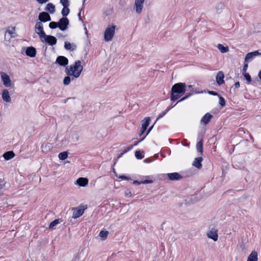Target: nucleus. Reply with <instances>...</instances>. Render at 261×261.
<instances>
[{
	"label": "nucleus",
	"instance_id": "9",
	"mask_svg": "<svg viewBox=\"0 0 261 261\" xmlns=\"http://www.w3.org/2000/svg\"><path fill=\"white\" fill-rule=\"evenodd\" d=\"M55 63L61 66L65 67L68 64V60L64 56H59L57 58Z\"/></svg>",
	"mask_w": 261,
	"mask_h": 261
},
{
	"label": "nucleus",
	"instance_id": "17",
	"mask_svg": "<svg viewBox=\"0 0 261 261\" xmlns=\"http://www.w3.org/2000/svg\"><path fill=\"white\" fill-rule=\"evenodd\" d=\"M86 208H87V206H86V207L83 209L73 208V212L72 218L76 219V218H77L80 217V216H81L84 214V211Z\"/></svg>",
	"mask_w": 261,
	"mask_h": 261
},
{
	"label": "nucleus",
	"instance_id": "6",
	"mask_svg": "<svg viewBox=\"0 0 261 261\" xmlns=\"http://www.w3.org/2000/svg\"><path fill=\"white\" fill-rule=\"evenodd\" d=\"M0 74L4 85L6 87H10L11 86V81L9 76L3 72H1Z\"/></svg>",
	"mask_w": 261,
	"mask_h": 261
},
{
	"label": "nucleus",
	"instance_id": "54",
	"mask_svg": "<svg viewBox=\"0 0 261 261\" xmlns=\"http://www.w3.org/2000/svg\"><path fill=\"white\" fill-rule=\"evenodd\" d=\"M133 184H134V185H140L141 184H142V183L141 182V181H139L138 180H134L133 182Z\"/></svg>",
	"mask_w": 261,
	"mask_h": 261
},
{
	"label": "nucleus",
	"instance_id": "8",
	"mask_svg": "<svg viewBox=\"0 0 261 261\" xmlns=\"http://www.w3.org/2000/svg\"><path fill=\"white\" fill-rule=\"evenodd\" d=\"M260 55H261V52H259V50L248 53L245 56V62H248L250 60H252L255 57Z\"/></svg>",
	"mask_w": 261,
	"mask_h": 261
},
{
	"label": "nucleus",
	"instance_id": "7",
	"mask_svg": "<svg viewBox=\"0 0 261 261\" xmlns=\"http://www.w3.org/2000/svg\"><path fill=\"white\" fill-rule=\"evenodd\" d=\"M38 20L41 23L51 20V17L49 14L46 12H40L38 16Z\"/></svg>",
	"mask_w": 261,
	"mask_h": 261
},
{
	"label": "nucleus",
	"instance_id": "2",
	"mask_svg": "<svg viewBox=\"0 0 261 261\" xmlns=\"http://www.w3.org/2000/svg\"><path fill=\"white\" fill-rule=\"evenodd\" d=\"M185 83H177L173 85L171 90L170 99L175 101L180 98L187 91Z\"/></svg>",
	"mask_w": 261,
	"mask_h": 261
},
{
	"label": "nucleus",
	"instance_id": "25",
	"mask_svg": "<svg viewBox=\"0 0 261 261\" xmlns=\"http://www.w3.org/2000/svg\"><path fill=\"white\" fill-rule=\"evenodd\" d=\"M203 143L202 140H200L199 141H198L197 143V144H196L197 150L198 152H200L201 153V154H202L203 151Z\"/></svg>",
	"mask_w": 261,
	"mask_h": 261
},
{
	"label": "nucleus",
	"instance_id": "12",
	"mask_svg": "<svg viewBox=\"0 0 261 261\" xmlns=\"http://www.w3.org/2000/svg\"><path fill=\"white\" fill-rule=\"evenodd\" d=\"M224 74L223 71H219L216 76V81L219 86L222 85L224 83Z\"/></svg>",
	"mask_w": 261,
	"mask_h": 261
},
{
	"label": "nucleus",
	"instance_id": "16",
	"mask_svg": "<svg viewBox=\"0 0 261 261\" xmlns=\"http://www.w3.org/2000/svg\"><path fill=\"white\" fill-rule=\"evenodd\" d=\"M75 184L80 187H85L88 184V179L85 177H80L76 181Z\"/></svg>",
	"mask_w": 261,
	"mask_h": 261
},
{
	"label": "nucleus",
	"instance_id": "3",
	"mask_svg": "<svg viewBox=\"0 0 261 261\" xmlns=\"http://www.w3.org/2000/svg\"><path fill=\"white\" fill-rule=\"evenodd\" d=\"M83 70V67L81 64V61H76L74 64L71 65L69 68L65 69V73L67 75H72V80L73 78H78Z\"/></svg>",
	"mask_w": 261,
	"mask_h": 261
},
{
	"label": "nucleus",
	"instance_id": "56",
	"mask_svg": "<svg viewBox=\"0 0 261 261\" xmlns=\"http://www.w3.org/2000/svg\"><path fill=\"white\" fill-rule=\"evenodd\" d=\"M145 131H146V130H144L143 131V129L141 128V132H140V133L139 134V137L142 136L144 134V133L145 132Z\"/></svg>",
	"mask_w": 261,
	"mask_h": 261
},
{
	"label": "nucleus",
	"instance_id": "40",
	"mask_svg": "<svg viewBox=\"0 0 261 261\" xmlns=\"http://www.w3.org/2000/svg\"><path fill=\"white\" fill-rule=\"evenodd\" d=\"M60 3L64 7H69L70 5V3L69 0H60Z\"/></svg>",
	"mask_w": 261,
	"mask_h": 261
},
{
	"label": "nucleus",
	"instance_id": "4",
	"mask_svg": "<svg viewBox=\"0 0 261 261\" xmlns=\"http://www.w3.org/2000/svg\"><path fill=\"white\" fill-rule=\"evenodd\" d=\"M116 25H109L106 28L104 33V39L106 42L110 41L112 40L115 34V29Z\"/></svg>",
	"mask_w": 261,
	"mask_h": 261
},
{
	"label": "nucleus",
	"instance_id": "28",
	"mask_svg": "<svg viewBox=\"0 0 261 261\" xmlns=\"http://www.w3.org/2000/svg\"><path fill=\"white\" fill-rule=\"evenodd\" d=\"M217 47L222 53H225L229 50L227 46H224L221 44H219L217 46Z\"/></svg>",
	"mask_w": 261,
	"mask_h": 261
},
{
	"label": "nucleus",
	"instance_id": "31",
	"mask_svg": "<svg viewBox=\"0 0 261 261\" xmlns=\"http://www.w3.org/2000/svg\"><path fill=\"white\" fill-rule=\"evenodd\" d=\"M68 152L67 151H63L60 153L58 155V157L60 160H64L68 157Z\"/></svg>",
	"mask_w": 261,
	"mask_h": 261
},
{
	"label": "nucleus",
	"instance_id": "42",
	"mask_svg": "<svg viewBox=\"0 0 261 261\" xmlns=\"http://www.w3.org/2000/svg\"><path fill=\"white\" fill-rule=\"evenodd\" d=\"M248 67V62H244V65L243 67V73L246 72Z\"/></svg>",
	"mask_w": 261,
	"mask_h": 261
},
{
	"label": "nucleus",
	"instance_id": "48",
	"mask_svg": "<svg viewBox=\"0 0 261 261\" xmlns=\"http://www.w3.org/2000/svg\"><path fill=\"white\" fill-rule=\"evenodd\" d=\"M248 196L247 195H244L239 199V201H241L243 199H246L248 198Z\"/></svg>",
	"mask_w": 261,
	"mask_h": 261
},
{
	"label": "nucleus",
	"instance_id": "33",
	"mask_svg": "<svg viewBox=\"0 0 261 261\" xmlns=\"http://www.w3.org/2000/svg\"><path fill=\"white\" fill-rule=\"evenodd\" d=\"M133 148V145H130V146H128L125 149H124L122 152H121L120 154H119V155L118 156L117 158L116 159V160L117 161L119 158H121L122 156V155L126 153L127 152H128V151L132 150Z\"/></svg>",
	"mask_w": 261,
	"mask_h": 261
},
{
	"label": "nucleus",
	"instance_id": "64",
	"mask_svg": "<svg viewBox=\"0 0 261 261\" xmlns=\"http://www.w3.org/2000/svg\"><path fill=\"white\" fill-rule=\"evenodd\" d=\"M57 35L58 37H60V36H61L62 35H61V34H58Z\"/></svg>",
	"mask_w": 261,
	"mask_h": 261
},
{
	"label": "nucleus",
	"instance_id": "51",
	"mask_svg": "<svg viewBox=\"0 0 261 261\" xmlns=\"http://www.w3.org/2000/svg\"><path fill=\"white\" fill-rule=\"evenodd\" d=\"M82 10H83V8H81V9L80 10V12H79V13H78V14H77V16H78V17H79V20L82 21H83V19H82V17H81V11H82Z\"/></svg>",
	"mask_w": 261,
	"mask_h": 261
},
{
	"label": "nucleus",
	"instance_id": "11",
	"mask_svg": "<svg viewBox=\"0 0 261 261\" xmlns=\"http://www.w3.org/2000/svg\"><path fill=\"white\" fill-rule=\"evenodd\" d=\"M144 0H135V5L137 14H140L142 11Z\"/></svg>",
	"mask_w": 261,
	"mask_h": 261
},
{
	"label": "nucleus",
	"instance_id": "39",
	"mask_svg": "<svg viewBox=\"0 0 261 261\" xmlns=\"http://www.w3.org/2000/svg\"><path fill=\"white\" fill-rule=\"evenodd\" d=\"M193 94V93L192 92H190V93H187L185 95L182 97L180 99H179L177 102L176 103H177L178 102H181V101H182L187 99H188L189 97H190Z\"/></svg>",
	"mask_w": 261,
	"mask_h": 261
},
{
	"label": "nucleus",
	"instance_id": "47",
	"mask_svg": "<svg viewBox=\"0 0 261 261\" xmlns=\"http://www.w3.org/2000/svg\"><path fill=\"white\" fill-rule=\"evenodd\" d=\"M80 256L79 254H76L72 261H79L80 260Z\"/></svg>",
	"mask_w": 261,
	"mask_h": 261
},
{
	"label": "nucleus",
	"instance_id": "30",
	"mask_svg": "<svg viewBox=\"0 0 261 261\" xmlns=\"http://www.w3.org/2000/svg\"><path fill=\"white\" fill-rule=\"evenodd\" d=\"M109 234V232L107 230H102L99 233V236L102 239V240H105Z\"/></svg>",
	"mask_w": 261,
	"mask_h": 261
},
{
	"label": "nucleus",
	"instance_id": "21",
	"mask_svg": "<svg viewBox=\"0 0 261 261\" xmlns=\"http://www.w3.org/2000/svg\"><path fill=\"white\" fill-rule=\"evenodd\" d=\"M150 121V118L149 117H145L143 120L141 124V128L144 130H147L148 126H149Z\"/></svg>",
	"mask_w": 261,
	"mask_h": 261
},
{
	"label": "nucleus",
	"instance_id": "14",
	"mask_svg": "<svg viewBox=\"0 0 261 261\" xmlns=\"http://www.w3.org/2000/svg\"><path fill=\"white\" fill-rule=\"evenodd\" d=\"M207 237L210 239H212L214 241H217L218 239V235L217 233V230L212 229L207 233Z\"/></svg>",
	"mask_w": 261,
	"mask_h": 261
},
{
	"label": "nucleus",
	"instance_id": "50",
	"mask_svg": "<svg viewBox=\"0 0 261 261\" xmlns=\"http://www.w3.org/2000/svg\"><path fill=\"white\" fill-rule=\"evenodd\" d=\"M153 126H154V124H153L152 125H151V126H150V127L148 128V130H147V132H146V136H147L148 135V134L151 132V130H152V128H153Z\"/></svg>",
	"mask_w": 261,
	"mask_h": 261
},
{
	"label": "nucleus",
	"instance_id": "29",
	"mask_svg": "<svg viewBox=\"0 0 261 261\" xmlns=\"http://www.w3.org/2000/svg\"><path fill=\"white\" fill-rule=\"evenodd\" d=\"M243 75L244 76V77L245 80L246 81L247 84H249L251 83L252 79H251V77L249 73H247V72L243 73Z\"/></svg>",
	"mask_w": 261,
	"mask_h": 261
},
{
	"label": "nucleus",
	"instance_id": "46",
	"mask_svg": "<svg viewBox=\"0 0 261 261\" xmlns=\"http://www.w3.org/2000/svg\"><path fill=\"white\" fill-rule=\"evenodd\" d=\"M146 135L144 136L143 138H142L139 141L137 142H135V144L133 145L134 146H136V145H137L140 142H142V141H143L145 138H146Z\"/></svg>",
	"mask_w": 261,
	"mask_h": 261
},
{
	"label": "nucleus",
	"instance_id": "60",
	"mask_svg": "<svg viewBox=\"0 0 261 261\" xmlns=\"http://www.w3.org/2000/svg\"><path fill=\"white\" fill-rule=\"evenodd\" d=\"M8 32L9 34H13V31H10V30H7L6 32V33Z\"/></svg>",
	"mask_w": 261,
	"mask_h": 261
},
{
	"label": "nucleus",
	"instance_id": "1",
	"mask_svg": "<svg viewBox=\"0 0 261 261\" xmlns=\"http://www.w3.org/2000/svg\"><path fill=\"white\" fill-rule=\"evenodd\" d=\"M35 31L40 37L42 42H44L49 45L53 46L57 42V38L52 35H46L43 30L42 23L40 22H37L35 26Z\"/></svg>",
	"mask_w": 261,
	"mask_h": 261
},
{
	"label": "nucleus",
	"instance_id": "34",
	"mask_svg": "<svg viewBox=\"0 0 261 261\" xmlns=\"http://www.w3.org/2000/svg\"><path fill=\"white\" fill-rule=\"evenodd\" d=\"M48 27L51 29H55L58 28L59 23L56 21H51L48 25Z\"/></svg>",
	"mask_w": 261,
	"mask_h": 261
},
{
	"label": "nucleus",
	"instance_id": "44",
	"mask_svg": "<svg viewBox=\"0 0 261 261\" xmlns=\"http://www.w3.org/2000/svg\"><path fill=\"white\" fill-rule=\"evenodd\" d=\"M142 184H151L153 182V180L151 179H145L144 180L141 181Z\"/></svg>",
	"mask_w": 261,
	"mask_h": 261
},
{
	"label": "nucleus",
	"instance_id": "10",
	"mask_svg": "<svg viewBox=\"0 0 261 261\" xmlns=\"http://www.w3.org/2000/svg\"><path fill=\"white\" fill-rule=\"evenodd\" d=\"M36 53V49L33 46H29L25 48V54L30 58L35 57Z\"/></svg>",
	"mask_w": 261,
	"mask_h": 261
},
{
	"label": "nucleus",
	"instance_id": "23",
	"mask_svg": "<svg viewBox=\"0 0 261 261\" xmlns=\"http://www.w3.org/2000/svg\"><path fill=\"white\" fill-rule=\"evenodd\" d=\"M257 253L255 251H253L248 256L247 261H257Z\"/></svg>",
	"mask_w": 261,
	"mask_h": 261
},
{
	"label": "nucleus",
	"instance_id": "18",
	"mask_svg": "<svg viewBox=\"0 0 261 261\" xmlns=\"http://www.w3.org/2000/svg\"><path fill=\"white\" fill-rule=\"evenodd\" d=\"M64 48L67 50L74 51L76 49L77 46L74 43H71L69 42L65 41L64 42Z\"/></svg>",
	"mask_w": 261,
	"mask_h": 261
},
{
	"label": "nucleus",
	"instance_id": "5",
	"mask_svg": "<svg viewBox=\"0 0 261 261\" xmlns=\"http://www.w3.org/2000/svg\"><path fill=\"white\" fill-rule=\"evenodd\" d=\"M59 23L58 28L62 31H65L68 28L69 20L67 17H62L58 21Z\"/></svg>",
	"mask_w": 261,
	"mask_h": 261
},
{
	"label": "nucleus",
	"instance_id": "57",
	"mask_svg": "<svg viewBox=\"0 0 261 261\" xmlns=\"http://www.w3.org/2000/svg\"><path fill=\"white\" fill-rule=\"evenodd\" d=\"M152 160H155L156 159H157L159 157V154H155L153 156H152Z\"/></svg>",
	"mask_w": 261,
	"mask_h": 261
},
{
	"label": "nucleus",
	"instance_id": "38",
	"mask_svg": "<svg viewBox=\"0 0 261 261\" xmlns=\"http://www.w3.org/2000/svg\"><path fill=\"white\" fill-rule=\"evenodd\" d=\"M171 109V108H167V109L166 110H165L164 111L162 112L161 113H160L156 121H157L158 120L161 119V118L163 117Z\"/></svg>",
	"mask_w": 261,
	"mask_h": 261
},
{
	"label": "nucleus",
	"instance_id": "58",
	"mask_svg": "<svg viewBox=\"0 0 261 261\" xmlns=\"http://www.w3.org/2000/svg\"><path fill=\"white\" fill-rule=\"evenodd\" d=\"M258 76L259 79H260V80L261 81V70L258 72Z\"/></svg>",
	"mask_w": 261,
	"mask_h": 261
},
{
	"label": "nucleus",
	"instance_id": "43",
	"mask_svg": "<svg viewBox=\"0 0 261 261\" xmlns=\"http://www.w3.org/2000/svg\"><path fill=\"white\" fill-rule=\"evenodd\" d=\"M118 177H119V178L123 179V180H131L132 179L131 178H130L128 176H126V175H120Z\"/></svg>",
	"mask_w": 261,
	"mask_h": 261
},
{
	"label": "nucleus",
	"instance_id": "62",
	"mask_svg": "<svg viewBox=\"0 0 261 261\" xmlns=\"http://www.w3.org/2000/svg\"><path fill=\"white\" fill-rule=\"evenodd\" d=\"M84 29H85V34L86 35H88V31H87L86 27H85Z\"/></svg>",
	"mask_w": 261,
	"mask_h": 261
},
{
	"label": "nucleus",
	"instance_id": "37",
	"mask_svg": "<svg viewBox=\"0 0 261 261\" xmlns=\"http://www.w3.org/2000/svg\"><path fill=\"white\" fill-rule=\"evenodd\" d=\"M218 97L219 99V105L221 107H224L226 105V101L225 99L220 95Z\"/></svg>",
	"mask_w": 261,
	"mask_h": 261
},
{
	"label": "nucleus",
	"instance_id": "15",
	"mask_svg": "<svg viewBox=\"0 0 261 261\" xmlns=\"http://www.w3.org/2000/svg\"><path fill=\"white\" fill-rule=\"evenodd\" d=\"M213 117V116L209 113H206L201 118V123H202L204 125L207 124L211 121V119Z\"/></svg>",
	"mask_w": 261,
	"mask_h": 261
},
{
	"label": "nucleus",
	"instance_id": "59",
	"mask_svg": "<svg viewBox=\"0 0 261 261\" xmlns=\"http://www.w3.org/2000/svg\"><path fill=\"white\" fill-rule=\"evenodd\" d=\"M5 186V184H0V190L2 189Z\"/></svg>",
	"mask_w": 261,
	"mask_h": 261
},
{
	"label": "nucleus",
	"instance_id": "55",
	"mask_svg": "<svg viewBox=\"0 0 261 261\" xmlns=\"http://www.w3.org/2000/svg\"><path fill=\"white\" fill-rule=\"evenodd\" d=\"M188 89L187 90H190V92H192L193 91V86L192 85H189L188 86Z\"/></svg>",
	"mask_w": 261,
	"mask_h": 261
},
{
	"label": "nucleus",
	"instance_id": "26",
	"mask_svg": "<svg viewBox=\"0 0 261 261\" xmlns=\"http://www.w3.org/2000/svg\"><path fill=\"white\" fill-rule=\"evenodd\" d=\"M224 4L222 3H218L216 6V10L217 13H221L222 9H224Z\"/></svg>",
	"mask_w": 261,
	"mask_h": 261
},
{
	"label": "nucleus",
	"instance_id": "41",
	"mask_svg": "<svg viewBox=\"0 0 261 261\" xmlns=\"http://www.w3.org/2000/svg\"><path fill=\"white\" fill-rule=\"evenodd\" d=\"M207 93L210 95L213 96H219L220 95L216 91H207Z\"/></svg>",
	"mask_w": 261,
	"mask_h": 261
},
{
	"label": "nucleus",
	"instance_id": "27",
	"mask_svg": "<svg viewBox=\"0 0 261 261\" xmlns=\"http://www.w3.org/2000/svg\"><path fill=\"white\" fill-rule=\"evenodd\" d=\"M68 7H69L64 6L62 9L61 14L63 16V17H67L66 16L69 14L70 9Z\"/></svg>",
	"mask_w": 261,
	"mask_h": 261
},
{
	"label": "nucleus",
	"instance_id": "63",
	"mask_svg": "<svg viewBox=\"0 0 261 261\" xmlns=\"http://www.w3.org/2000/svg\"><path fill=\"white\" fill-rule=\"evenodd\" d=\"M176 105V104H175V105H171V106H170V107H168V108H171V109H172V108H173V107H174Z\"/></svg>",
	"mask_w": 261,
	"mask_h": 261
},
{
	"label": "nucleus",
	"instance_id": "19",
	"mask_svg": "<svg viewBox=\"0 0 261 261\" xmlns=\"http://www.w3.org/2000/svg\"><path fill=\"white\" fill-rule=\"evenodd\" d=\"M203 161V158L201 156L196 158L192 163V165L198 169L202 168L201 162Z\"/></svg>",
	"mask_w": 261,
	"mask_h": 261
},
{
	"label": "nucleus",
	"instance_id": "22",
	"mask_svg": "<svg viewBox=\"0 0 261 261\" xmlns=\"http://www.w3.org/2000/svg\"><path fill=\"white\" fill-rule=\"evenodd\" d=\"M15 155V154L13 151H8L3 154V156L5 160L8 161L14 157Z\"/></svg>",
	"mask_w": 261,
	"mask_h": 261
},
{
	"label": "nucleus",
	"instance_id": "53",
	"mask_svg": "<svg viewBox=\"0 0 261 261\" xmlns=\"http://www.w3.org/2000/svg\"><path fill=\"white\" fill-rule=\"evenodd\" d=\"M132 195V194L130 191L127 190V192H125V196L130 197Z\"/></svg>",
	"mask_w": 261,
	"mask_h": 261
},
{
	"label": "nucleus",
	"instance_id": "13",
	"mask_svg": "<svg viewBox=\"0 0 261 261\" xmlns=\"http://www.w3.org/2000/svg\"><path fill=\"white\" fill-rule=\"evenodd\" d=\"M167 175L170 180H179L182 178V176L177 172L167 173Z\"/></svg>",
	"mask_w": 261,
	"mask_h": 261
},
{
	"label": "nucleus",
	"instance_id": "49",
	"mask_svg": "<svg viewBox=\"0 0 261 261\" xmlns=\"http://www.w3.org/2000/svg\"><path fill=\"white\" fill-rule=\"evenodd\" d=\"M49 0H37L39 4H43L47 2Z\"/></svg>",
	"mask_w": 261,
	"mask_h": 261
},
{
	"label": "nucleus",
	"instance_id": "35",
	"mask_svg": "<svg viewBox=\"0 0 261 261\" xmlns=\"http://www.w3.org/2000/svg\"><path fill=\"white\" fill-rule=\"evenodd\" d=\"M136 158L138 160H141L144 158V155L140 150H136L135 153Z\"/></svg>",
	"mask_w": 261,
	"mask_h": 261
},
{
	"label": "nucleus",
	"instance_id": "61",
	"mask_svg": "<svg viewBox=\"0 0 261 261\" xmlns=\"http://www.w3.org/2000/svg\"><path fill=\"white\" fill-rule=\"evenodd\" d=\"M70 98H70V97H69V98H67V99H64V100H63V102H64V103H66V102H67V101H68V99H70Z\"/></svg>",
	"mask_w": 261,
	"mask_h": 261
},
{
	"label": "nucleus",
	"instance_id": "20",
	"mask_svg": "<svg viewBox=\"0 0 261 261\" xmlns=\"http://www.w3.org/2000/svg\"><path fill=\"white\" fill-rule=\"evenodd\" d=\"M2 97L4 101L9 102L11 101V98L7 89L3 90L2 93Z\"/></svg>",
	"mask_w": 261,
	"mask_h": 261
},
{
	"label": "nucleus",
	"instance_id": "24",
	"mask_svg": "<svg viewBox=\"0 0 261 261\" xmlns=\"http://www.w3.org/2000/svg\"><path fill=\"white\" fill-rule=\"evenodd\" d=\"M45 10L49 12L50 14H53L55 12V6L52 3H48L45 7Z\"/></svg>",
	"mask_w": 261,
	"mask_h": 261
},
{
	"label": "nucleus",
	"instance_id": "32",
	"mask_svg": "<svg viewBox=\"0 0 261 261\" xmlns=\"http://www.w3.org/2000/svg\"><path fill=\"white\" fill-rule=\"evenodd\" d=\"M60 219H56L53 221L49 225L48 228L51 229L57 225L60 222Z\"/></svg>",
	"mask_w": 261,
	"mask_h": 261
},
{
	"label": "nucleus",
	"instance_id": "52",
	"mask_svg": "<svg viewBox=\"0 0 261 261\" xmlns=\"http://www.w3.org/2000/svg\"><path fill=\"white\" fill-rule=\"evenodd\" d=\"M240 84L239 82H237L234 84V88H238L240 87Z\"/></svg>",
	"mask_w": 261,
	"mask_h": 261
},
{
	"label": "nucleus",
	"instance_id": "45",
	"mask_svg": "<svg viewBox=\"0 0 261 261\" xmlns=\"http://www.w3.org/2000/svg\"><path fill=\"white\" fill-rule=\"evenodd\" d=\"M152 161H153V160H152V157L146 158L144 160V162L146 163H150Z\"/></svg>",
	"mask_w": 261,
	"mask_h": 261
},
{
	"label": "nucleus",
	"instance_id": "36",
	"mask_svg": "<svg viewBox=\"0 0 261 261\" xmlns=\"http://www.w3.org/2000/svg\"><path fill=\"white\" fill-rule=\"evenodd\" d=\"M71 75H67L66 76L63 80V84L65 86L68 85L70 82H71Z\"/></svg>",
	"mask_w": 261,
	"mask_h": 261
}]
</instances>
